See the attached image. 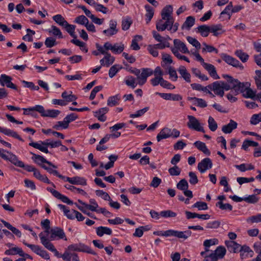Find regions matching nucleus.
<instances>
[{"mask_svg":"<svg viewBox=\"0 0 261 261\" xmlns=\"http://www.w3.org/2000/svg\"><path fill=\"white\" fill-rule=\"evenodd\" d=\"M208 87L209 89L214 91L216 95L220 97H223L224 95V91H228L230 88L225 82L222 81L214 82L210 84Z\"/></svg>","mask_w":261,"mask_h":261,"instance_id":"f257e3e1","label":"nucleus"},{"mask_svg":"<svg viewBox=\"0 0 261 261\" xmlns=\"http://www.w3.org/2000/svg\"><path fill=\"white\" fill-rule=\"evenodd\" d=\"M0 156L5 160L10 161L11 163L17 167H20L24 166V163L19 160L16 155L10 152L6 151L3 149L0 154Z\"/></svg>","mask_w":261,"mask_h":261,"instance_id":"f03ea898","label":"nucleus"},{"mask_svg":"<svg viewBox=\"0 0 261 261\" xmlns=\"http://www.w3.org/2000/svg\"><path fill=\"white\" fill-rule=\"evenodd\" d=\"M39 237L40 239L41 243L44 246L45 248L53 252L55 255L57 257L62 258V255L59 253V252L54 247V245L51 242H50V240H49L47 236H45L44 235L43 232H41L39 233Z\"/></svg>","mask_w":261,"mask_h":261,"instance_id":"7ed1b4c3","label":"nucleus"},{"mask_svg":"<svg viewBox=\"0 0 261 261\" xmlns=\"http://www.w3.org/2000/svg\"><path fill=\"white\" fill-rule=\"evenodd\" d=\"M222 76L226 80L227 82L225 83L230 87L229 90L233 89L236 92H239L240 88H242V87L244 85L243 82L241 83L228 74H223Z\"/></svg>","mask_w":261,"mask_h":261,"instance_id":"20e7f679","label":"nucleus"},{"mask_svg":"<svg viewBox=\"0 0 261 261\" xmlns=\"http://www.w3.org/2000/svg\"><path fill=\"white\" fill-rule=\"evenodd\" d=\"M187 118L189 120L187 122V126L190 129L202 133L205 132L203 126V124L201 123L195 117L192 115H188Z\"/></svg>","mask_w":261,"mask_h":261,"instance_id":"39448f33","label":"nucleus"},{"mask_svg":"<svg viewBox=\"0 0 261 261\" xmlns=\"http://www.w3.org/2000/svg\"><path fill=\"white\" fill-rule=\"evenodd\" d=\"M174 22L173 18H164L159 19L156 23V29L158 31L163 32L165 30L169 31V28Z\"/></svg>","mask_w":261,"mask_h":261,"instance_id":"423d86ee","label":"nucleus"},{"mask_svg":"<svg viewBox=\"0 0 261 261\" xmlns=\"http://www.w3.org/2000/svg\"><path fill=\"white\" fill-rule=\"evenodd\" d=\"M23 244L30 248L32 251H33L36 254L40 256L46 260L49 259L50 256L49 254L46 251L43 249L40 246L28 244L25 241L23 242Z\"/></svg>","mask_w":261,"mask_h":261,"instance_id":"0eeeda50","label":"nucleus"},{"mask_svg":"<svg viewBox=\"0 0 261 261\" xmlns=\"http://www.w3.org/2000/svg\"><path fill=\"white\" fill-rule=\"evenodd\" d=\"M174 46L171 48V51L174 56L176 53L180 54L179 51L184 54H189L190 51L185 43L179 39H176L173 41Z\"/></svg>","mask_w":261,"mask_h":261,"instance_id":"6e6552de","label":"nucleus"},{"mask_svg":"<svg viewBox=\"0 0 261 261\" xmlns=\"http://www.w3.org/2000/svg\"><path fill=\"white\" fill-rule=\"evenodd\" d=\"M242 88L239 89V92L243 94V96L246 98H251L255 100L256 97V91L250 88V84L249 82H243Z\"/></svg>","mask_w":261,"mask_h":261,"instance_id":"1a4fd4ad","label":"nucleus"},{"mask_svg":"<svg viewBox=\"0 0 261 261\" xmlns=\"http://www.w3.org/2000/svg\"><path fill=\"white\" fill-rule=\"evenodd\" d=\"M50 236L48 238L50 242L58 239H63L65 241L67 240L65 233L63 230L60 227H56L50 229Z\"/></svg>","mask_w":261,"mask_h":261,"instance_id":"9d476101","label":"nucleus"},{"mask_svg":"<svg viewBox=\"0 0 261 261\" xmlns=\"http://www.w3.org/2000/svg\"><path fill=\"white\" fill-rule=\"evenodd\" d=\"M153 74V70L149 68L141 69V72L137 79L138 84L140 86L143 85L147 81V77Z\"/></svg>","mask_w":261,"mask_h":261,"instance_id":"9b49d317","label":"nucleus"},{"mask_svg":"<svg viewBox=\"0 0 261 261\" xmlns=\"http://www.w3.org/2000/svg\"><path fill=\"white\" fill-rule=\"evenodd\" d=\"M109 28L102 31V33L107 37H111L116 35L118 29L117 28V23L115 20L112 19L109 21Z\"/></svg>","mask_w":261,"mask_h":261,"instance_id":"f8f14e48","label":"nucleus"},{"mask_svg":"<svg viewBox=\"0 0 261 261\" xmlns=\"http://www.w3.org/2000/svg\"><path fill=\"white\" fill-rule=\"evenodd\" d=\"M221 56L222 59L228 64L239 68L241 70L243 69L244 66L236 59L225 54H222Z\"/></svg>","mask_w":261,"mask_h":261,"instance_id":"ddd939ff","label":"nucleus"},{"mask_svg":"<svg viewBox=\"0 0 261 261\" xmlns=\"http://www.w3.org/2000/svg\"><path fill=\"white\" fill-rule=\"evenodd\" d=\"M213 163L212 160L208 158H204L199 162L197 166V168L200 173H203L207 170L212 168Z\"/></svg>","mask_w":261,"mask_h":261,"instance_id":"4468645a","label":"nucleus"},{"mask_svg":"<svg viewBox=\"0 0 261 261\" xmlns=\"http://www.w3.org/2000/svg\"><path fill=\"white\" fill-rule=\"evenodd\" d=\"M61 112L58 110L48 109L45 110L42 106H40V114L42 117H50L52 118H56Z\"/></svg>","mask_w":261,"mask_h":261,"instance_id":"2eb2a0df","label":"nucleus"},{"mask_svg":"<svg viewBox=\"0 0 261 261\" xmlns=\"http://www.w3.org/2000/svg\"><path fill=\"white\" fill-rule=\"evenodd\" d=\"M12 78L6 74H1L0 76V84L1 86H6L7 87L14 89L17 90V87L12 83Z\"/></svg>","mask_w":261,"mask_h":261,"instance_id":"dca6fc26","label":"nucleus"},{"mask_svg":"<svg viewBox=\"0 0 261 261\" xmlns=\"http://www.w3.org/2000/svg\"><path fill=\"white\" fill-rule=\"evenodd\" d=\"M0 133H3L6 136L17 139L22 142L24 141V140L16 132L12 129L0 126Z\"/></svg>","mask_w":261,"mask_h":261,"instance_id":"f3484780","label":"nucleus"},{"mask_svg":"<svg viewBox=\"0 0 261 261\" xmlns=\"http://www.w3.org/2000/svg\"><path fill=\"white\" fill-rule=\"evenodd\" d=\"M31 153L33 155L32 158V160L37 164L41 165V163H46L49 166H52L53 168H57V166L53 164L50 162L46 160L43 156L35 154L34 153L31 152Z\"/></svg>","mask_w":261,"mask_h":261,"instance_id":"a211bd4d","label":"nucleus"},{"mask_svg":"<svg viewBox=\"0 0 261 261\" xmlns=\"http://www.w3.org/2000/svg\"><path fill=\"white\" fill-rule=\"evenodd\" d=\"M202 66L207 70L210 76L214 80H218L220 79L219 76L217 73L216 68L214 65L205 63Z\"/></svg>","mask_w":261,"mask_h":261,"instance_id":"6ab92c4d","label":"nucleus"},{"mask_svg":"<svg viewBox=\"0 0 261 261\" xmlns=\"http://www.w3.org/2000/svg\"><path fill=\"white\" fill-rule=\"evenodd\" d=\"M58 207L63 211L64 215L69 219L73 220L75 219V213L73 212H76V210H70L67 206L64 205L59 204Z\"/></svg>","mask_w":261,"mask_h":261,"instance_id":"aec40b11","label":"nucleus"},{"mask_svg":"<svg viewBox=\"0 0 261 261\" xmlns=\"http://www.w3.org/2000/svg\"><path fill=\"white\" fill-rule=\"evenodd\" d=\"M68 182L72 185L86 186L87 185V179L83 177L75 176L71 178H67Z\"/></svg>","mask_w":261,"mask_h":261,"instance_id":"412c9836","label":"nucleus"},{"mask_svg":"<svg viewBox=\"0 0 261 261\" xmlns=\"http://www.w3.org/2000/svg\"><path fill=\"white\" fill-rule=\"evenodd\" d=\"M171 137V129L168 127L163 128L156 136L158 142Z\"/></svg>","mask_w":261,"mask_h":261,"instance_id":"4be33fe9","label":"nucleus"},{"mask_svg":"<svg viewBox=\"0 0 261 261\" xmlns=\"http://www.w3.org/2000/svg\"><path fill=\"white\" fill-rule=\"evenodd\" d=\"M78 201L80 203L84 205L86 208L89 209L92 212H96V213L97 212L98 209V204L95 199H90L89 200V204H86L80 200H79Z\"/></svg>","mask_w":261,"mask_h":261,"instance_id":"5701e85b","label":"nucleus"},{"mask_svg":"<svg viewBox=\"0 0 261 261\" xmlns=\"http://www.w3.org/2000/svg\"><path fill=\"white\" fill-rule=\"evenodd\" d=\"M114 61L115 58L108 53L100 60V63L101 66L108 67L114 63Z\"/></svg>","mask_w":261,"mask_h":261,"instance_id":"b1692460","label":"nucleus"},{"mask_svg":"<svg viewBox=\"0 0 261 261\" xmlns=\"http://www.w3.org/2000/svg\"><path fill=\"white\" fill-rule=\"evenodd\" d=\"M237 123L233 120H230L229 123L224 125L222 128V132L225 134H229L237 127Z\"/></svg>","mask_w":261,"mask_h":261,"instance_id":"393cba45","label":"nucleus"},{"mask_svg":"<svg viewBox=\"0 0 261 261\" xmlns=\"http://www.w3.org/2000/svg\"><path fill=\"white\" fill-rule=\"evenodd\" d=\"M200 254L204 257V261H217L218 260L216 254L213 252L210 251L209 249L202 251Z\"/></svg>","mask_w":261,"mask_h":261,"instance_id":"a878e982","label":"nucleus"},{"mask_svg":"<svg viewBox=\"0 0 261 261\" xmlns=\"http://www.w3.org/2000/svg\"><path fill=\"white\" fill-rule=\"evenodd\" d=\"M173 7L170 5L166 6L162 10L161 13V18H173L172 16Z\"/></svg>","mask_w":261,"mask_h":261,"instance_id":"bb28decb","label":"nucleus"},{"mask_svg":"<svg viewBox=\"0 0 261 261\" xmlns=\"http://www.w3.org/2000/svg\"><path fill=\"white\" fill-rule=\"evenodd\" d=\"M194 145L205 155H210L211 154L210 151L204 143L200 141H197L194 143Z\"/></svg>","mask_w":261,"mask_h":261,"instance_id":"cd10ccee","label":"nucleus"},{"mask_svg":"<svg viewBox=\"0 0 261 261\" xmlns=\"http://www.w3.org/2000/svg\"><path fill=\"white\" fill-rule=\"evenodd\" d=\"M178 71L186 82H191V75L185 66H180L178 69Z\"/></svg>","mask_w":261,"mask_h":261,"instance_id":"c85d7f7f","label":"nucleus"},{"mask_svg":"<svg viewBox=\"0 0 261 261\" xmlns=\"http://www.w3.org/2000/svg\"><path fill=\"white\" fill-rule=\"evenodd\" d=\"M225 245L230 252H237L240 250V245L233 241H226Z\"/></svg>","mask_w":261,"mask_h":261,"instance_id":"c756f323","label":"nucleus"},{"mask_svg":"<svg viewBox=\"0 0 261 261\" xmlns=\"http://www.w3.org/2000/svg\"><path fill=\"white\" fill-rule=\"evenodd\" d=\"M145 8L146 11L145 14V20L146 23H148L152 18L154 15V10L152 7L148 5L145 6Z\"/></svg>","mask_w":261,"mask_h":261,"instance_id":"7c9ffc66","label":"nucleus"},{"mask_svg":"<svg viewBox=\"0 0 261 261\" xmlns=\"http://www.w3.org/2000/svg\"><path fill=\"white\" fill-rule=\"evenodd\" d=\"M1 222L4 224V226L11 230L17 237L20 238L21 236V232L16 227L12 226L9 223L4 220H1Z\"/></svg>","mask_w":261,"mask_h":261,"instance_id":"2f4dec72","label":"nucleus"},{"mask_svg":"<svg viewBox=\"0 0 261 261\" xmlns=\"http://www.w3.org/2000/svg\"><path fill=\"white\" fill-rule=\"evenodd\" d=\"M195 23V18L193 16H188L182 24V29L189 30Z\"/></svg>","mask_w":261,"mask_h":261,"instance_id":"473e14b6","label":"nucleus"},{"mask_svg":"<svg viewBox=\"0 0 261 261\" xmlns=\"http://www.w3.org/2000/svg\"><path fill=\"white\" fill-rule=\"evenodd\" d=\"M40 106L41 105H36L33 107H30L28 108H23V114L25 115H31L34 116L33 112L34 111L38 112L40 113Z\"/></svg>","mask_w":261,"mask_h":261,"instance_id":"72a5a7b5","label":"nucleus"},{"mask_svg":"<svg viewBox=\"0 0 261 261\" xmlns=\"http://www.w3.org/2000/svg\"><path fill=\"white\" fill-rule=\"evenodd\" d=\"M29 145L35 148L39 149L41 151L47 153H48V150L47 147L44 145L42 144L40 142H31L29 143Z\"/></svg>","mask_w":261,"mask_h":261,"instance_id":"f704fd0d","label":"nucleus"},{"mask_svg":"<svg viewBox=\"0 0 261 261\" xmlns=\"http://www.w3.org/2000/svg\"><path fill=\"white\" fill-rule=\"evenodd\" d=\"M112 232L111 229L107 227L99 226L96 228V233L99 237H102L105 234L110 235Z\"/></svg>","mask_w":261,"mask_h":261,"instance_id":"c9c22d12","label":"nucleus"},{"mask_svg":"<svg viewBox=\"0 0 261 261\" xmlns=\"http://www.w3.org/2000/svg\"><path fill=\"white\" fill-rule=\"evenodd\" d=\"M78 249L79 252H86L93 255H96V253L93 251L90 247L84 244L81 243H78Z\"/></svg>","mask_w":261,"mask_h":261,"instance_id":"e433bc0d","label":"nucleus"},{"mask_svg":"<svg viewBox=\"0 0 261 261\" xmlns=\"http://www.w3.org/2000/svg\"><path fill=\"white\" fill-rule=\"evenodd\" d=\"M124 82L127 86L133 89H134L137 86V84H138V82H136V79L130 75L126 76L124 79Z\"/></svg>","mask_w":261,"mask_h":261,"instance_id":"4c0bfd02","label":"nucleus"},{"mask_svg":"<svg viewBox=\"0 0 261 261\" xmlns=\"http://www.w3.org/2000/svg\"><path fill=\"white\" fill-rule=\"evenodd\" d=\"M5 253L8 255L19 254L20 256V254L22 253V250L21 248L18 247H13L11 248L6 250Z\"/></svg>","mask_w":261,"mask_h":261,"instance_id":"58836bf2","label":"nucleus"},{"mask_svg":"<svg viewBox=\"0 0 261 261\" xmlns=\"http://www.w3.org/2000/svg\"><path fill=\"white\" fill-rule=\"evenodd\" d=\"M211 32L213 34L214 36H218L222 34L224 31L222 29V26L221 24H217L212 25L210 27Z\"/></svg>","mask_w":261,"mask_h":261,"instance_id":"ea45409f","label":"nucleus"},{"mask_svg":"<svg viewBox=\"0 0 261 261\" xmlns=\"http://www.w3.org/2000/svg\"><path fill=\"white\" fill-rule=\"evenodd\" d=\"M61 96L67 103L75 101L77 99V97L74 95L72 94V92H70V93H68L67 92L64 91L62 93Z\"/></svg>","mask_w":261,"mask_h":261,"instance_id":"a19ab883","label":"nucleus"},{"mask_svg":"<svg viewBox=\"0 0 261 261\" xmlns=\"http://www.w3.org/2000/svg\"><path fill=\"white\" fill-rule=\"evenodd\" d=\"M191 234L192 232L190 230H186L184 231L176 230L175 237L185 240L190 237L191 236Z\"/></svg>","mask_w":261,"mask_h":261,"instance_id":"79ce46f5","label":"nucleus"},{"mask_svg":"<svg viewBox=\"0 0 261 261\" xmlns=\"http://www.w3.org/2000/svg\"><path fill=\"white\" fill-rule=\"evenodd\" d=\"M53 19L59 25L64 27L67 21L61 14H57L53 17Z\"/></svg>","mask_w":261,"mask_h":261,"instance_id":"37998d69","label":"nucleus"},{"mask_svg":"<svg viewBox=\"0 0 261 261\" xmlns=\"http://www.w3.org/2000/svg\"><path fill=\"white\" fill-rule=\"evenodd\" d=\"M197 29L198 31L200 33L201 35L204 37H207L211 32L210 27L206 25H200Z\"/></svg>","mask_w":261,"mask_h":261,"instance_id":"c03bdc74","label":"nucleus"},{"mask_svg":"<svg viewBox=\"0 0 261 261\" xmlns=\"http://www.w3.org/2000/svg\"><path fill=\"white\" fill-rule=\"evenodd\" d=\"M120 98L119 94L110 97L108 99L107 105L110 107H113L118 104V101Z\"/></svg>","mask_w":261,"mask_h":261,"instance_id":"a18cd8bd","label":"nucleus"},{"mask_svg":"<svg viewBox=\"0 0 261 261\" xmlns=\"http://www.w3.org/2000/svg\"><path fill=\"white\" fill-rule=\"evenodd\" d=\"M65 187L67 189H68L75 193H79L83 196H85L87 195V193L85 191H84L83 189H82L81 188H76L73 186L65 185Z\"/></svg>","mask_w":261,"mask_h":261,"instance_id":"49530a36","label":"nucleus"},{"mask_svg":"<svg viewBox=\"0 0 261 261\" xmlns=\"http://www.w3.org/2000/svg\"><path fill=\"white\" fill-rule=\"evenodd\" d=\"M48 32L59 38H63V35L60 30L56 26L52 25L50 29L48 30Z\"/></svg>","mask_w":261,"mask_h":261,"instance_id":"de8ad7c7","label":"nucleus"},{"mask_svg":"<svg viewBox=\"0 0 261 261\" xmlns=\"http://www.w3.org/2000/svg\"><path fill=\"white\" fill-rule=\"evenodd\" d=\"M68 125L63 119V121H60L57 122V123L53 126V128L57 130H60L63 129H66L68 127Z\"/></svg>","mask_w":261,"mask_h":261,"instance_id":"09e8293b","label":"nucleus"},{"mask_svg":"<svg viewBox=\"0 0 261 261\" xmlns=\"http://www.w3.org/2000/svg\"><path fill=\"white\" fill-rule=\"evenodd\" d=\"M66 30V31L68 32V33L73 38L75 37V25L73 24H70L68 23H66V24L64 27H63Z\"/></svg>","mask_w":261,"mask_h":261,"instance_id":"8fccbe9b","label":"nucleus"},{"mask_svg":"<svg viewBox=\"0 0 261 261\" xmlns=\"http://www.w3.org/2000/svg\"><path fill=\"white\" fill-rule=\"evenodd\" d=\"M189 100H196V106L200 108H205L207 107L206 102L202 98L194 97H188Z\"/></svg>","mask_w":261,"mask_h":261,"instance_id":"3c124183","label":"nucleus"},{"mask_svg":"<svg viewBox=\"0 0 261 261\" xmlns=\"http://www.w3.org/2000/svg\"><path fill=\"white\" fill-rule=\"evenodd\" d=\"M192 72L196 77L203 81H206L208 80V77L206 75L201 73V71L197 68H193Z\"/></svg>","mask_w":261,"mask_h":261,"instance_id":"603ef678","label":"nucleus"},{"mask_svg":"<svg viewBox=\"0 0 261 261\" xmlns=\"http://www.w3.org/2000/svg\"><path fill=\"white\" fill-rule=\"evenodd\" d=\"M208 126L209 129L212 132H215L218 128L217 122L212 116H209L208 117Z\"/></svg>","mask_w":261,"mask_h":261,"instance_id":"864d4df0","label":"nucleus"},{"mask_svg":"<svg viewBox=\"0 0 261 261\" xmlns=\"http://www.w3.org/2000/svg\"><path fill=\"white\" fill-rule=\"evenodd\" d=\"M213 252L216 254L217 258H222L226 253V250L224 247L220 246L218 247Z\"/></svg>","mask_w":261,"mask_h":261,"instance_id":"5fc2aeb1","label":"nucleus"},{"mask_svg":"<svg viewBox=\"0 0 261 261\" xmlns=\"http://www.w3.org/2000/svg\"><path fill=\"white\" fill-rule=\"evenodd\" d=\"M250 122L252 125H256L261 122V112L253 114L250 118Z\"/></svg>","mask_w":261,"mask_h":261,"instance_id":"6e6d98bb","label":"nucleus"},{"mask_svg":"<svg viewBox=\"0 0 261 261\" xmlns=\"http://www.w3.org/2000/svg\"><path fill=\"white\" fill-rule=\"evenodd\" d=\"M235 54L243 62H246L249 58V56L241 50H237Z\"/></svg>","mask_w":261,"mask_h":261,"instance_id":"4d7b16f0","label":"nucleus"},{"mask_svg":"<svg viewBox=\"0 0 261 261\" xmlns=\"http://www.w3.org/2000/svg\"><path fill=\"white\" fill-rule=\"evenodd\" d=\"M192 207L197 208L198 210H206L208 209L207 204L204 202L197 201L193 205Z\"/></svg>","mask_w":261,"mask_h":261,"instance_id":"13d9d810","label":"nucleus"},{"mask_svg":"<svg viewBox=\"0 0 261 261\" xmlns=\"http://www.w3.org/2000/svg\"><path fill=\"white\" fill-rule=\"evenodd\" d=\"M232 14V3L230 2L225 7L224 10L222 12H221V13H220V15L222 16L223 15L227 14L228 16V18L229 19L231 16Z\"/></svg>","mask_w":261,"mask_h":261,"instance_id":"bf43d9fd","label":"nucleus"},{"mask_svg":"<svg viewBox=\"0 0 261 261\" xmlns=\"http://www.w3.org/2000/svg\"><path fill=\"white\" fill-rule=\"evenodd\" d=\"M74 22L81 25H85L87 23L89 22V20L86 16H85L83 15H82L77 17L75 19Z\"/></svg>","mask_w":261,"mask_h":261,"instance_id":"052dcab7","label":"nucleus"},{"mask_svg":"<svg viewBox=\"0 0 261 261\" xmlns=\"http://www.w3.org/2000/svg\"><path fill=\"white\" fill-rule=\"evenodd\" d=\"M149 110V107H145L144 108L137 111L136 113L131 114L129 117L132 118H137L143 115Z\"/></svg>","mask_w":261,"mask_h":261,"instance_id":"680f3d73","label":"nucleus"},{"mask_svg":"<svg viewBox=\"0 0 261 261\" xmlns=\"http://www.w3.org/2000/svg\"><path fill=\"white\" fill-rule=\"evenodd\" d=\"M121 68V67L117 64H115L112 66L109 70V76L111 78L114 77Z\"/></svg>","mask_w":261,"mask_h":261,"instance_id":"e2e57ef3","label":"nucleus"},{"mask_svg":"<svg viewBox=\"0 0 261 261\" xmlns=\"http://www.w3.org/2000/svg\"><path fill=\"white\" fill-rule=\"evenodd\" d=\"M124 45L123 44H118V43H115L113 45L112 52L115 54H119L121 53L124 50Z\"/></svg>","mask_w":261,"mask_h":261,"instance_id":"0e129e2a","label":"nucleus"},{"mask_svg":"<svg viewBox=\"0 0 261 261\" xmlns=\"http://www.w3.org/2000/svg\"><path fill=\"white\" fill-rule=\"evenodd\" d=\"M189 185L185 179L180 180L177 184V188L181 191H185L188 189Z\"/></svg>","mask_w":261,"mask_h":261,"instance_id":"69168bd1","label":"nucleus"},{"mask_svg":"<svg viewBox=\"0 0 261 261\" xmlns=\"http://www.w3.org/2000/svg\"><path fill=\"white\" fill-rule=\"evenodd\" d=\"M44 44L47 47L51 48L57 44V42L55 38L49 37L46 38Z\"/></svg>","mask_w":261,"mask_h":261,"instance_id":"338daca9","label":"nucleus"},{"mask_svg":"<svg viewBox=\"0 0 261 261\" xmlns=\"http://www.w3.org/2000/svg\"><path fill=\"white\" fill-rule=\"evenodd\" d=\"M168 172L171 176H178L180 174L181 169L177 166H174L168 169Z\"/></svg>","mask_w":261,"mask_h":261,"instance_id":"774afa93","label":"nucleus"}]
</instances>
